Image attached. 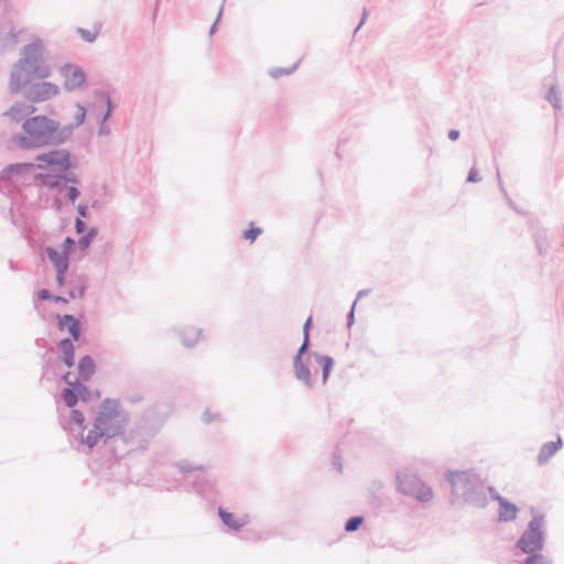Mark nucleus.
Masks as SVG:
<instances>
[{
	"label": "nucleus",
	"instance_id": "26",
	"mask_svg": "<svg viewBox=\"0 0 564 564\" xmlns=\"http://www.w3.org/2000/svg\"><path fill=\"white\" fill-rule=\"evenodd\" d=\"M61 398L67 408L73 409L78 403L76 386L66 387L62 390Z\"/></svg>",
	"mask_w": 564,
	"mask_h": 564
},
{
	"label": "nucleus",
	"instance_id": "27",
	"mask_svg": "<svg viewBox=\"0 0 564 564\" xmlns=\"http://www.w3.org/2000/svg\"><path fill=\"white\" fill-rule=\"evenodd\" d=\"M517 547L528 556L522 561H513L510 564H529V529L524 530L517 542Z\"/></svg>",
	"mask_w": 564,
	"mask_h": 564
},
{
	"label": "nucleus",
	"instance_id": "54",
	"mask_svg": "<svg viewBox=\"0 0 564 564\" xmlns=\"http://www.w3.org/2000/svg\"><path fill=\"white\" fill-rule=\"evenodd\" d=\"M216 417H218V414H213L208 409L203 413V422L205 424L212 423Z\"/></svg>",
	"mask_w": 564,
	"mask_h": 564
},
{
	"label": "nucleus",
	"instance_id": "15",
	"mask_svg": "<svg viewBox=\"0 0 564 564\" xmlns=\"http://www.w3.org/2000/svg\"><path fill=\"white\" fill-rule=\"evenodd\" d=\"M563 447V440L557 435L555 441L544 443L536 456V463L539 466L546 465L550 459Z\"/></svg>",
	"mask_w": 564,
	"mask_h": 564
},
{
	"label": "nucleus",
	"instance_id": "23",
	"mask_svg": "<svg viewBox=\"0 0 564 564\" xmlns=\"http://www.w3.org/2000/svg\"><path fill=\"white\" fill-rule=\"evenodd\" d=\"M311 356H313L316 360V362L322 368V381L325 384L334 369L335 361L334 358L327 355H321L318 352H312Z\"/></svg>",
	"mask_w": 564,
	"mask_h": 564
},
{
	"label": "nucleus",
	"instance_id": "25",
	"mask_svg": "<svg viewBox=\"0 0 564 564\" xmlns=\"http://www.w3.org/2000/svg\"><path fill=\"white\" fill-rule=\"evenodd\" d=\"M200 334L202 329L187 327L180 332V338L185 347H193L197 343Z\"/></svg>",
	"mask_w": 564,
	"mask_h": 564
},
{
	"label": "nucleus",
	"instance_id": "43",
	"mask_svg": "<svg viewBox=\"0 0 564 564\" xmlns=\"http://www.w3.org/2000/svg\"><path fill=\"white\" fill-rule=\"evenodd\" d=\"M308 349H310V338L306 339L305 337H303V343L300 346V348L297 349V352L294 356L293 360H297V359L303 360V356L308 352Z\"/></svg>",
	"mask_w": 564,
	"mask_h": 564
},
{
	"label": "nucleus",
	"instance_id": "8",
	"mask_svg": "<svg viewBox=\"0 0 564 564\" xmlns=\"http://www.w3.org/2000/svg\"><path fill=\"white\" fill-rule=\"evenodd\" d=\"M19 93L29 102L36 104L55 97L58 95L59 88L56 84L45 82L44 79H31Z\"/></svg>",
	"mask_w": 564,
	"mask_h": 564
},
{
	"label": "nucleus",
	"instance_id": "36",
	"mask_svg": "<svg viewBox=\"0 0 564 564\" xmlns=\"http://www.w3.org/2000/svg\"><path fill=\"white\" fill-rule=\"evenodd\" d=\"M69 423L77 425L80 430H85V416L82 411L72 409L69 415Z\"/></svg>",
	"mask_w": 564,
	"mask_h": 564
},
{
	"label": "nucleus",
	"instance_id": "2",
	"mask_svg": "<svg viewBox=\"0 0 564 564\" xmlns=\"http://www.w3.org/2000/svg\"><path fill=\"white\" fill-rule=\"evenodd\" d=\"M24 134L15 137V144L23 150L59 147L72 140V128L44 115L26 118L22 123Z\"/></svg>",
	"mask_w": 564,
	"mask_h": 564
},
{
	"label": "nucleus",
	"instance_id": "49",
	"mask_svg": "<svg viewBox=\"0 0 564 564\" xmlns=\"http://www.w3.org/2000/svg\"><path fill=\"white\" fill-rule=\"evenodd\" d=\"M87 225L86 223L80 219V218H76L75 219V231L76 234L80 235V234H85L87 231Z\"/></svg>",
	"mask_w": 564,
	"mask_h": 564
},
{
	"label": "nucleus",
	"instance_id": "21",
	"mask_svg": "<svg viewBox=\"0 0 564 564\" xmlns=\"http://www.w3.org/2000/svg\"><path fill=\"white\" fill-rule=\"evenodd\" d=\"M78 376L84 382L89 381L96 372V362L90 355H85L78 360Z\"/></svg>",
	"mask_w": 564,
	"mask_h": 564
},
{
	"label": "nucleus",
	"instance_id": "61",
	"mask_svg": "<svg viewBox=\"0 0 564 564\" xmlns=\"http://www.w3.org/2000/svg\"><path fill=\"white\" fill-rule=\"evenodd\" d=\"M368 17V12L366 10V8H364V11H362V14H361V19H360V22L359 24L357 25V28L355 29V33L361 28V25L366 22V19Z\"/></svg>",
	"mask_w": 564,
	"mask_h": 564
},
{
	"label": "nucleus",
	"instance_id": "51",
	"mask_svg": "<svg viewBox=\"0 0 564 564\" xmlns=\"http://www.w3.org/2000/svg\"><path fill=\"white\" fill-rule=\"evenodd\" d=\"M357 300L352 303V306L350 311L347 314V327L350 328L352 324L355 323V306H356Z\"/></svg>",
	"mask_w": 564,
	"mask_h": 564
},
{
	"label": "nucleus",
	"instance_id": "47",
	"mask_svg": "<svg viewBox=\"0 0 564 564\" xmlns=\"http://www.w3.org/2000/svg\"><path fill=\"white\" fill-rule=\"evenodd\" d=\"M56 272V283L59 288L66 284V273L68 270H55Z\"/></svg>",
	"mask_w": 564,
	"mask_h": 564
},
{
	"label": "nucleus",
	"instance_id": "55",
	"mask_svg": "<svg viewBox=\"0 0 564 564\" xmlns=\"http://www.w3.org/2000/svg\"><path fill=\"white\" fill-rule=\"evenodd\" d=\"M77 213L79 215L78 218H88L89 217V213H88V206L87 205H83V204H79L77 206Z\"/></svg>",
	"mask_w": 564,
	"mask_h": 564
},
{
	"label": "nucleus",
	"instance_id": "9",
	"mask_svg": "<svg viewBox=\"0 0 564 564\" xmlns=\"http://www.w3.org/2000/svg\"><path fill=\"white\" fill-rule=\"evenodd\" d=\"M59 74L64 78V89L66 91L79 89L87 79L85 70L80 66L70 63L64 64L59 68Z\"/></svg>",
	"mask_w": 564,
	"mask_h": 564
},
{
	"label": "nucleus",
	"instance_id": "60",
	"mask_svg": "<svg viewBox=\"0 0 564 564\" xmlns=\"http://www.w3.org/2000/svg\"><path fill=\"white\" fill-rule=\"evenodd\" d=\"M459 135H460V132L456 129H451L448 131V138L452 141H456L459 138Z\"/></svg>",
	"mask_w": 564,
	"mask_h": 564
},
{
	"label": "nucleus",
	"instance_id": "52",
	"mask_svg": "<svg viewBox=\"0 0 564 564\" xmlns=\"http://www.w3.org/2000/svg\"><path fill=\"white\" fill-rule=\"evenodd\" d=\"M223 11H224V3H221V6L219 8V11H218V14H217V18H216L215 22L212 24V26L209 29V34L210 35H213L216 32L217 24H218L219 20L221 19V15H223Z\"/></svg>",
	"mask_w": 564,
	"mask_h": 564
},
{
	"label": "nucleus",
	"instance_id": "3",
	"mask_svg": "<svg viewBox=\"0 0 564 564\" xmlns=\"http://www.w3.org/2000/svg\"><path fill=\"white\" fill-rule=\"evenodd\" d=\"M45 46L42 40L36 39L21 50L19 58L10 73L9 91L19 94L31 79H46L51 76V66L45 56Z\"/></svg>",
	"mask_w": 564,
	"mask_h": 564
},
{
	"label": "nucleus",
	"instance_id": "59",
	"mask_svg": "<svg viewBox=\"0 0 564 564\" xmlns=\"http://www.w3.org/2000/svg\"><path fill=\"white\" fill-rule=\"evenodd\" d=\"M110 133L109 127L105 126V122L101 121V124L98 130L99 135H108Z\"/></svg>",
	"mask_w": 564,
	"mask_h": 564
},
{
	"label": "nucleus",
	"instance_id": "62",
	"mask_svg": "<svg viewBox=\"0 0 564 564\" xmlns=\"http://www.w3.org/2000/svg\"><path fill=\"white\" fill-rule=\"evenodd\" d=\"M52 301L54 303H64V304L68 303V300L66 297H64L62 295H55V294H53Z\"/></svg>",
	"mask_w": 564,
	"mask_h": 564
},
{
	"label": "nucleus",
	"instance_id": "19",
	"mask_svg": "<svg viewBox=\"0 0 564 564\" xmlns=\"http://www.w3.org/2000/svg\"><path fill=\"white\" fill-rule=\"evenodd\" d=\"M44 253L53 264L55 270H68L69 257L54 247H45Z\"/></svg>",
	"mask_w": 564,
	"mask_h": 564
},
{
	"label": "nucleus",
	"instance_id": "34",
	"mask_svg": "<svg viewBox=\"0 0 564 564\" xmlns=\"http://www.w3.org/2000/svg\"><path fill=\"white\" fill-rule=\"evenodd\" d=\"M177 466L186 477L188 475H198V473L203 471V466H192L187 460H181Z\"/></svg>",
	"mask_w": 564,
	"mask_h": 564
},
{
	"label": "nucleus",
	"instance_id": "29",
	"mask_svg": "<svg viewBox=\"0 0 564 564\" xmlns=\"http://www.w3.org/2000/svg\"><path fill=\"white\" fill-rule=\"evenodd\" d=\"M76 108H77V113L74 116V122L63 126V127L72 128V137L74 135L75 129L78 128L79 126H82L86 119V108L79 102L76 104Z\"/></svg>",
	"mask_w": 564,
	"mask_h": 564
},
{
	"label": "nucleus",
	"instance_id": "22",
	"mask_svg": "<svg viewBox=\"0 0 564 564\" xmlns=\"http://www.w3.org/2000/svg\"><path fill=\"white\" fill-rule=\"evenodd\" d=\"M35 111V108L32 105H26L23 102H15L10 107V109L6 112L7 116L11 118V120L15 122L24 121L29 115Z\"/></svg>",
	"mask_w": 564,
	"mask_h": 564
},
{
	"label": "nucleus",
	"instance_id": "11",
	"mask_svg": "<svg viewBox=\"0 0 564 564\" xmlns=\"http://www.w3.org/2000/svg\"><path fill=\"white\" fill-rule=\"evenodd\" d=\"M186 485L191 486L195 492L204 498H212L214 495V480L206 476L203 471L198 475H188L185 477Z\"/></svg>",
	"mask_w": 564,
	"mask_h": 564
},
{
	"label": "nucleus",
	"instance_id": "7",
	"mask_svg": "<svg viewBox=\"0 0 564 564\" xmlns=\"http://www.w3.org/2000/svg\"><path fill=\"white\" fill-rule=\"evenodd\" d=\"M35 161L39 162L37 169L52 170L59 173V171L75 170L77 167V160L72 155V152L66 149H53L45 153L37 154Z\"/></svg>",
	"mask_w": 564,
	"mask_h": 564
},
{
	"label": "nucleus",
	"instance_id": "45",
	"mask_svg": "<svg viewBox=\"0 0 564 564\" xmlns=\"http://www.w3.org/2000/svg\"><path fill=\"white\" fill-rule=\"evenodd\" d=\"M91 242L93 241L89 240L86 235H83L76 242V247H78L82 251H86L90 247Z\"/></svg>",
	"mask_w": 564,
	"mask_h": 564
},
{
	"label": "nucleus",
	"instance_id": "1",
	"mask_svg": "<svg viewBox=\"0 0 564 564\" xmlns=\"http://www.w3.org/2000/svg\"><path fill=\"white\" fill-rule=\"evenodd\" d=\"M127 425V416L120 412V403L116 399H105L93 423V429L84 434V430L79 433V441L89 449H93L100 442L105 451L111 452V458L118 460L121 454L116 449L115 437L124 431Z\"/></svg>",
	"mask_w": 564,
	"mask_h": 564
},
{
	"label": "nucleus",
	"instance_id": "35",
	"mask_svg": "<svg viewBox=\"0 0 564 564\" xmlns=\"http://www.w3.org/2000/svg\"><path fill=\"white\" fill-rule=\"evenodd\" d=\"M365 519L362 516H352L346 521L345 530L347 532H355L361 527Z\"/></svg>",
	"mask_w": 564,
	"mask_h": 564
},
{
	"label": "nucleus",
	"instance_id": "39",
	"mask_svg": "<svg viewBox=\"0 0 564 564\" xmlns=\"http://www.w3.org/2000/svg\"><path fill=\"white\" fill-rule=\"evenodd\" d=\"M542 551L531 552V564H553V560L550 556L543 555Z\"/></svg>",
	"mask_w": 564,
	"mask_h": 564
},
{
	"label": "nucleus",
	"instance_id": "57",
	"mask_svg": "<svg viewBox=\"0 0 564 564\" xmlns=\"http://www.w3.org/2000/svg\"><path fill=\"white\" fill-rule=\"evenodd\" d=\"M85 235L89 238V240L94 241V239L98 236V228L97 227H90L87 229Z\"/></svg>",
	"mask_w": 564,
	"mask_h": 564
},
{
	"label": "nucleus",
	"instance_id": "30",
	"mask_svg": "<svg viewBox=\"0 0 564 564\" xmlns=\"http://www.w3.org/2000/svg\"><path fill=\"white\" fill-rule=\"evenodd\" d=\"M87 286L85 283H79L77 281L69 282L68 296L72 300L83 299L86 294Z\"/></svg>",
	"mask_w": 564,
	"mask_h": 564
},
{
	"label": "nucleus",
	"instance_id": "64",
	"mask_svg": "<svg viewBox=\"0 0 564 564\" xmlns=\"http://www.w3.org/2000/svg\"><path fill=\"white\" fill-rule=\"evenodd\" d=\"M333 463H334L335 467H336L339 471H341V463H340V460H339V457H337L336 455H334V462H333Z\"/></svg>",
	"mask_w": 564,
	"mask_h": 564
},
{
	"label": "nucleus",
	"instance_id": "10",
	"mask_svg": "<svg viewBox=\"0 0 564 564\" xmlns=\"http://www.w3.org/2000/svg\"><path fill=\"white\" fill-rule=\"evenodd\" d=\"M37 169V164L31 163V162H23V163H13L7 165L1 171V180L7 182H19V181H25L32 172Z\"/></svg>",
	"mask_w": 564,
	"mask_h": 564
},
{
	"label": "nucleus",
	"instance_id": "28",
	"mask_svg": "<svg viewBox=\"0 0 564 564\" xmlns=\"http://www.w3.org/2000/svg\"><path fill=\"white\" fill-rule=\"evenodd\" d=\"M22 30L17 31L12 28L3 37L0 39L2 50L13 48L18 43L19 34Z\"/></svg>",
	"mask_w": 564,
	"mask_h": 564
},
{
	"label": "nucleus",
	"instance_id": "63",
	"mask_svg": "<svg viewBox=\"0 0 564 564\" xmlns=\"http://www.w3.org/2000/svg\"><path fill=\"white\" fill-rule=\"evenodd\" d=\"M487 490L489 491L491 499L495 501H496V497L500 496L499 492L491 486L487 487Z\"/></svg>",
	"mask_w": 564,
	"mask_h": 564
},
{
	"label": "nucleus",
	"instance_id": "32",
	"mask_svg": "<svg viewBox=\"0 0 564 564\" xmlns=\"http://www.w3.org/2000/svg\"><path fill=\"white\" fill-rule=\"evenodd\" d=\"M300 64V61H297L295 64H293L292 66L290 67H274V68H271L269 70V75L274 78V79H278L282 76H288V75H291L299 66Z\"/></svg>",
	"mask_w": 564,
	"mask_h": 564
},
{
	"label": "nucleus",
	"instance_id": "38",
	"mask_svg": "<svg viewBox=\"0 0 564 564\" xmlns=\"http://www.w3.org/2000/svg\"><path fill=\"white\" fill-rule=\"evenodd\" d=\"M59 178L64 181L68 185L70 184H77L79 183L78 175L73 170H66V171H59Z\"/></svg>",
	"mask_w": 564,
	"mask_h": 564
},
{
	"label": "nucleus",
	"instance_id": "14",
	"mask_svg": "<svg viewBox=\"0 0 564 564\" xmlns=\"http://www.w3.org/2000/svg\"><path fill=\"white\" fill-rule=\"evenodd\" d=\"M57 328L59 330H64L66 328L72 341H77L82 336V323L72 314L57 315Z\"/></svg>",
	"mask_w": 564,
	"mask_h": 564
},
{
	"label": "nucleus",
	"instance_id": "18",
	"mask_svg": "<svg viewBox=\"0 0 564 564\" xmlns=\"http://www.w3.org/2000/svg\"><path fill=\"white\" fill-rule=\"evenodd\" d=\"M61 361L68 368L75 365V345L70 338H63L57 344Z\"/></svg>",
	"mask_w": 564,
	"mask_h": 564
},
{
	"label": "nucleus",
	"instance_id": "24",
	"mask_svg": "<svg viewBox=\"0 0 564 564\" xmlns=\"http://www.w3.org/2000/svg\"><path fill=\"white\" fill-rule=\"evenodd\" d=\"M218 516L221 522L234 531H239L243 527V522L236 519L232 512L227 511L225 508H218Z\"/></svg>",
	"mask_w": 564,
	"mask_h": 564
},
{
	"label": "nucleus",
	"instance_id": "17",
	"mask_svg": "<svg viewBox=\"0 0 564 564\" xmlns=\"http://www.w3.org/2000/svg\"><path fill=\"white\" fill-rule=\"evenodd\" d=\"M496 501L499 503L498 521L509 522L516 519L519 508L513 502L507 500L502 496H497Z\"/></svg>",
	"mask_w": 564,
	"mask_h": 564
},
{
	"label": "nucleus",
	"instance_id": "50",
	"mask_svg": "<svg viewBox=\"0 0 564 564\" xmlns=\"http://www.w3.org/2000/svg\"><path fill=\"white\" fill-rule=\"evenodd\" d=\"M467 182L469 183H477L481 181V177L479 176L477 170L475 167H471L468 172Z\"/></svg>",
	"mask_w": 564,
	"mask_h": 564
},
{
	"label": "nucleus",
	"instance_id": "53",
	"mask_svg": "<svg viewBox=\"0 0 564 564\" xmlns=\"http://www.w3.org/2000/svg\"><path fill=\"white\" fill-rule=\"evenodd\" d=\"M312 316H308L303 325V337H305L306 339L310 338V329L312 327Z\"/></svg>",
	"mask_w": 564,
	"mask_h": 564
},
{
	"label": "nucleus",
	"instance_id": "33",
	"mask_svg": "<svg viewBox=\"0 0 564 564\" xmlns=\"http://www.w3.org/2000/svg\"><path fill=\"white\" fill-rule=\"evenodd\" d=\"M75 386H76V391L78 394V400H80L83 402H89L90 398H91V393H90V390L88 389V387L86 384H84V381L82 382L79 379H75Z\"/></svg>",
	"mask_w": 564,
	"mask_h": 564
},
{
	"label": "nucleus",
	"instance_id": "37",
	"mask_svg": "<svg viewBox=\"0 0 564 564\" xmlns=\"http://www.w3.org/2000/svg\"><path fill=\"white\" fill-rule=\"evenodd\" d=\"M535 247L541 256L545 254L547 252V243L545 240V232H536L535 234Z\"/></svg>",
	"mask_w": 564,
	"mask_h": 564
},
{
	"label": "nucleus",
	"instance_id": "42",
	"mask_svg": "<svg viewBox=\"0 0 564 564\" xmlns=\"http://www.w3.org/2000/svg\"><path fill=\"white\" fill-rule=\"evenodd\" d=\"M75 247L76 241L72 237L67 236L61 245V251L65 252V254L69 257L70 252L75 249Z\"/></svg>",
	"mask_w": 564,
	"mask_h": 564
},
{
	"label": "nucleus",
	"instance_id": "58",
	"mask_svg": "<svg viewBox=\"0 0 564 564\" xmlns=\"http://www.w3.org/2000/svg\"><path fill=\"white\" fill-rule=\"evenodd\" d=\"M63 200L59 197H55L53 199V207L55 208V210L61 212L63 209Z\"/></svg>",
	"mask_w": 564,
	"mask_h": 564
},
{
	"label": "nucleus",
	"instance_id": "41",
	"mask_svg": "<svg viewBox=\"0 0 564 564\" xmlns=\"http://www.w3.org/2000/svg\"><path fill=\"white\" fill-rule=\"evenodd\" d=\"M262 234V229L260 227H251L243 231L242 237L246 240L253 242L260 235Z\"/></svg>",
	"mask_w": 564,
	"mask_h": 564
},
{
	"label": "nucleus",
	"instance_id": "56",
	"mask_svg": "<svg viewBox=\"0 0 564 564\" xmlns=\"http://www.w3.org/2000/svg\"><path fill=\"white\" fill-rule=\"evenodd\" d=\"M62 381L67 384V387L75 386V380H72V372L67 371L62 376Z\"/></svg>",
	"mask_w": 564,
	"mask_h": 564
},
{
	"label": "nucleus",
	"instance_id": "44",
	"mask_svg": "<svg viewBox=\"0 0 564 564\" xmlns=\"http://www.w3.org/2000/svg\"><path fill=\"white\" fill-rule=\"evenodd\" d=\"M79 196H80V191L76 186L70 185V186L67 187V189H66V198H67L68 202L74 204Z\"/></svg>",
	"mask_w": 564,
	"mask_h": 564
},
{
	"label": "nucleus",
	"instance_id": "5",
	"mask_svg": "<svg viewBox=\"0 0 564 564\" xmlns=\"http://www.w3.org/2000/svg\"><path fill=\"white\" fill-rule=\"evenodd\" d=\"M446 480L451 484L453 491L462 492L466 503L479 508H484L487 505L486 488L481 479L473 470H447Z\"/></svg>",
	"mask_w": 564,
	"mask_h": 564
},
{
	"label": "nucleus",
	"instance_id": "20",
	"mask_svg": "<svg viewBox=\"0 0 564 564\" xmlns=\"http://www.w3.org/2000/svg\"><path fill=\"white\" fill-rule=\"evenodd\" d=\"M293 368H294V375L295 378L303 382V384L307 389H313L314 387V380L312 378V372L307 366V364L304 360H293Z\"/></svg>",
	"mask_w": 564,
	"mask_h": 564
},
{
	"label": "nucleus",
	"instance_id": "48",
	"mask_svg": "<svg viewBox=\"0 0 564 564\" xmlns=\"http://www.w3.org/2000/svg\"><path fill=\"white\" fill-rule=\"evenodd\" d=\"M36 296L39 301H52L53 293L47 289H41L37 291Z\"/></svg>",
	"mask_w": 564,
	"mask_h": 564
},
{
	"label": "nucleus",
	"instance_id": "16",
	"mask_svg": "<svg viewBox=\"0 0 564 564\" xmlns=\"http://www.w3.org/2000/svg\"><path fill=\"white\" fill-rule=\"evenodd\" d=\"M34 180L40 182L44 187L62 193L67 189L68 185L59 178V174L39 173L34 175Z\"/></svg>",
	"mask_w": 564,
	"mask_h": 564
},
{
	"label": "nucleus",
	"instance_id": "13",
	"mask_svg": "<svg viewBox=\"0 0 564 564\" xmlns=\"http://www.w3.org/2000/svg\"><path fill=\"white\" fill-rule=\"evenodd\" d=\"M542 87L546 89L543 98L554 108V110H561L562 96L558 84L553 76H546L542 82Z\"/></svg>",
	"mask_w": 564,
	"mask_h": 564
},
{
	"label": "nucleus",
	"instance_id": "6",
	"mask_svg": "<svg viewBox=\"0 0 564 564\" xmlns=\"http://www.w3.org/2000/svg\"><path fill=\"white\" fill-rule=\"evenodd\" d=\"M397 490L409 497H413L420 502H429L433 498V490L423 482L417 475L410 470H400L395 476Z\"/></svg>",
	"mask_w": 564,
	"mask_h": 564
},
{
	"label": "nucleus",
	"instance_id": "31",
	"mask_svg": "<svg viewBox=\"0 0 564 564\" xmlns=\"http://www.w3.org/2000/svg\"><path fill=\"white\" fill-rule=\"evenodd\" d=\"M496 176H497V181H498V186H499V189L500 192L502 193L507 204L518 214L520 215H525V213L523 210H520L516 207L513 200L510 198V196L508 195L506 188H505V185H503V182L501 180V176H500V171L499 169L497 167V172H496Z\"/></svg>",
	"mask_w": 564,
	"mask_h": 564
},
{
	"label": "nucleus",
	"instance_id": "12",
	"mask_svg": "<svg viewBox=\"0 0 564 564\" xmlns=\"http://www.w3.org/2000/svg\"><path fill=\"white\" fill-rule=\"evenodd\" d=\"M544 516L534 514L531 518V552L542 551L545 542Z\"/></svg>",
	"mask_w": 564,
	"mask_h": 564
},
{
	"label": "nucleus",
	"instance_id": "40",
	"mask_svg": "<svg viewBox=\"0 0 564 564\" xmlns=\"http://www.w3.org/2000/svg\"><path fill=\"white\" fill-rule=\"evenodd\" d=\"M101 96H102V99L105 100L106 106H107V110H106V112L102 116V122H105V121L109 120L110 117L112 116L115 106H113V104L111 101V98H110V95L108 93H101Z\"/></svg>",
	"mask_w": 564,
	"mask_h": 564
},
{
	"label": "nucleus",
	"instance_id": "4",
	"mask_svg": "<svg viewBox=\"0 0 564 564\" xmlns=\"http://www.w3.org/2000/svg\"><path fill=\"white\" fill-rule=\"evenodd\" d=\"M162 425L163 421L154 410L145 411L128 434L121 431L115 437L116 449L121 454V457H123L124 453L145 451L150 441L160 431Z\"/></svg>",
	"mask_w": 564,
	"mask_h": 564
},
{
	"label": "nucleus",
	"instance_id": "46",
	"mask_svg": "<svg viewBox=\"0 0 564 564\" xmlns=\"http://www.w3.org/2000/svg\"><path fill=\"white\" fill-rule=\"evenodd\" d=\"M78 32L80 33L83 40H85L88 43H93L97 37V34L91 33L90 31L85 30V29L79 28Z\"/></svg>",
	"mask_w": 564,
	"mask_h": 564
}]
</instances>
